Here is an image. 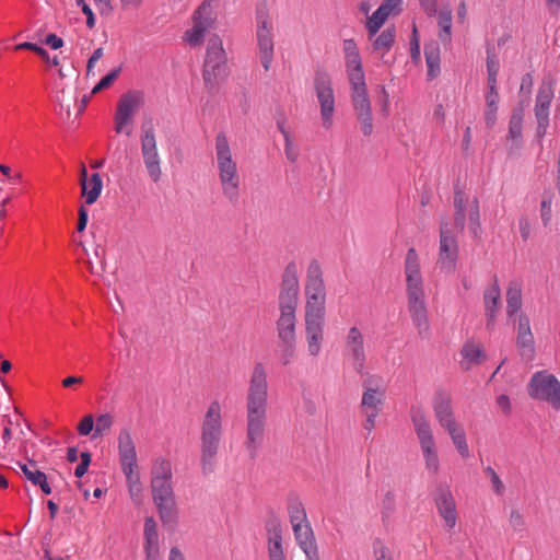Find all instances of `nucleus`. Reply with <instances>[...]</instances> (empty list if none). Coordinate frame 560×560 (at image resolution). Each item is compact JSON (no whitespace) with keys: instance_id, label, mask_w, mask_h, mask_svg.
I'll use <instances>...</instances> for the list:
<instances>
[{"instance_id":"46","label":"nucleus","mask_w":560,"mask_h":560,"mask_svg":"<svg viewBox=\"0 0 560 560\" xmlns=\"http://www.w3.org/2000/svg\"><path fill=\"white\" fill-rule=\"evenodd\" d=\"M522 124H523V114L522 110H516L510 120L509 135L512 140H520L522 137Z\"/></svg>"},{"instance_id":"34","label":"nucleus","mask_w":560,"mask_h":560,"mask_svg":"<svg viewBox=\"0 0 560 560\" xmlns=\"http://www.w3.org/2000/svg\"><path fill=\"white\" fill-rule=\"evenodd\" d=\"M506 312L511 316L517 313L522 307V285L517 281H512L506 290Z\"/></svg>"},{"instance_id":"14","label":"nucleus","mask_w":560,"mask_h":560,"mask_svg":"<svg viewBox=\"0 0 560 560\" xmlns=\"http://www.w3.org/2000/svg\"><path fill=\"white\" fill-rule=\"evenodd\" d=\"M528 394L534 399L550 404L556 410L560 409V382L546 371L536 372L532 376Z\"/></svg>"},{"instance_id":"24","label":"nucleus","mask_w":560,"mask_h":560,"mask_svg":"<svg viewBox=\"0 0 560 560\" xmlns=\"http://www.w3.org/2000/svg\"><path fill=\"white\" fill-rule=\"evenodd\" d=\"M80 186L82 196L85 197L88 205L96 202L103 189V182L98 173H94L88 177V171L84 164L80 168Z\"/></svg>"},{"instance_id":"39","label":"nucleus","mask_w":560,"mask_h":560,"mask_svg":"<svg viewBox=\"0 0 560 560\" xmlns=\"http://www.w3.org/2000/svg\"><path fill=\"white\" fill-rule=\"evenodd\" d=\"M555 81L551 79H545L537 93L536 105H550L555 95Z\"/></svg>"},{"instance_id":"40","label":"nucleus","mask_w":560,"mask_h":560,"mask_svg":"<svg viewBox=\"0 0 560 560\" xmlns=\"http://www.w3.org/2000/svg\"><path fill=\"white\" fill-rule=\"evenodd\" d=\"M56 115L63 124L74 127L82 115V107H59Z\"/></svg>"},{"instance_id":"50","label":"nucleus","mask_w":560,"mask_h":560,"mask_svg":"<svg viewBox=\"0 0 560 560\" xmlns=\"http://www.w3.org/2000/svg\"><path fill=\"white\" fill-rule=\"evenodd\" d=\"M535 115L538 120V133H545L548 126V107H536Z\"/></svg>"},{"instance_id":"58","label":"nucleus","mask_w":560,"mask_h":560,"mask_svg":"<svg viewBox=\"0 0 560 560\" xmlns=\"http://www.w3.org/2000/svg\"><path fill=\"white\" fill-rule=\"evenodd\" d=\"M395 505H396V499H395V494L390 491H388L387 493H385L383 500H382V509H383V514H390L394 510H395Z\"/></svg>"},{"instance_id":"31","label":"nucleus","mask_w":560,"mask_h":560,"mask_svg":"<svg viewBox=\"0 0 560 560\" xmlns=\"http://www.w3.org/2000/svg\"><path fill=\"white\" fill-rule=\"evenodd\" d=\"M372 51L383 58L395 43V28H385L380 35H375L372 39Z\"/></svg>"},{"instance_id":"3","label":"nucleus","mask_w":560,"mask_h":560,"mask_svg":"<svg viewBox=\"0 0 560 560\" xmlns=\"http://www.w3.org/2000/svg\"><path fill=\"white\" fill-rule=\"evenodd\" d=\"M406 292L408 312L412 324L421 339H428L431 335L423 278L420 270L419 256L415 248H409L405 259Z\"/></svg>"},{"instance_id":"19","label":"nucleus","mask_w":560,"mask_h":560,"mask_svg":"<svg viewBox=\"0 0 560 560\" xmlns=\"http://www.w3.org/2000/svg\"><path fill=\"white\" fill-rule=\"evenodd\" d=\"M434 502L445 526L448 529H453L457 523V512L456 502L448 486H440L436 489Z\"/></svg>"},{"instance_id":"27","label":"nucleus","mask_w":560,"mask_h":560,"mask_svg":"<svg viewBox=\"0 0 560 560\" xmlns=\"http://www.w3.org/2000/svg\"><path fill=\"white\" fill-rule=\"evenodd\" d=\"M144 551L147 560H156L159 556V535L156 522L149 516L144 520Z\"/></svg>"},{"instance_id":"47","label":"nucleus","mask_w":560,"mask_h":560,"mask_svg":"<svg viewBox=\"0 0 560 560\" xmlns=\"http://www.w3.org/2000/svg\"><path fill=\"white\" fill-rule=\"evenodd\" d=\"M16 48L32 50V51L36 52L43 60H45L48 63H51L55 67H57L59 65L58 57H54L52 59H50L48 52L44 48L37 46L36 44L25 42V43L18 45Z\"/></svg>"},{"instance_id":"11","label":"nucleus","mask_w":560,"mask_h":560,"mask_svg":"<svg viewBox=\"0 0 560 560\" xmlns=\"http://www.w3.org/2000/svg\"><path fill=\"white\" fill-rule=\"evenodd\" d=\"M226 61L222 39L219 36H212L208 42L202 71L205 86L210 92L217 90L228 78Z\"/></svg>"},{"instance_id":"59","label":"nucleus","mask_w":560,"mask_h":560,"mask_svg":"<svg viewBox=\"0 0 560 560\" xmlns=\"http://www.w3.org/2000/svg\"><path fill=\"white\" fill-rule=\"evenodd\" d=\"M374 557H375V560H394L392 557L390 550L382 542H377L375 545Z\"/></svg>"},{"instance_id":"8","label":"nucleus","mask_w":560,"mask_h":560,"mask_svg":"<svg viewBox=\"0 0 560 560\" xmlns=\"http://www.w3.org/2000/svg\"><path fill=\"white\" fill-rule=\"evenodd\" d=\"M434 417L440 427L448 434L455 450L463 459L470 457V450L464 427L456 420L452 396L450 393L439 390L432 399Z\"/></svg>"},{"instance_id":"57","label":"nucleus","mask_w":560,"mask_h":560,"mask_svg":"<svg viewBox=\"0 0 560 560\" xmlns=\"http://www.w3.org/2000/svg\"><path fill=\"white\" fill-rule=\"evenodd\" d=\"M78 7L82 9V12L86 15V25L89 28H93L95 25V16L90 8V5L85 2V0H75Z\"/></svg>"},{"instance_id":"30","label":"nucleus","mask_w":560,"mask_h":560,"mask_svg":"<svg viewBox=\"0 0 560 560\" xmlns=\"http://www.w3.org/2000/svg\"><path fill=\"white\" fill-rule=\"evenodd\" d=\"M20 468L27 480H30L35 486H39L45 494L51 493V488L47 482V476L37 469L36 463L34 460H30L28 464L20 465Z\"/></svg>"},{"instance_id":"54","label":"nucleus","mask_w":560,"mask_h":560,"mask_svg":"<svg viewBox=\"0 0 560 560\" xmlns=\"http://www.w3.org/2000/svg\"><path fill=\"white\" fill-rule=\"evenodd\" d=\"M486 472L490 477V481H491L493 491L497 494H502L504 492V485H503L502 480L500 479L499 475L491 467H488L486 469Z\"/></svg>"},{"instance_id":"51","label":"nucleus","mask_w":560,"mask_h":560,"mask_svg":"<svg viewBox=\"0 0 560 560\" xmlns=\"http://www.w3.org/2000/svg\"><path fill=\"white\" fill-rule=\"evenodd\" d=\"M94 430V418L92 415L84 416L78 424V432L82 436L89 435Z\"/></svg>"},{"instance_id":"5","label":"nucleus","mask_w":560,"mask_h":560,"mask_svg":"<svg viewBox=\"0 0 560 560\" xmlns=\"http://www.w3.org/2000/svg\"><path fill=\"white\" fill-rule=\"evenodd\" d=\"M213 165L223 198L235 205L241 196L242 175L237 159L224 132L215 136Z\"/></svg>"},{"instance_id":"45","label":"nucleus","mask_w":560,"mask_h":560,"mask_svg":"<svg viewBox=\"0 0 560 560\" xmlns=\"http://www.w3.org/2000/svg\"><path fill=\"white\" fill-rule=\"evenodd\" d=\"M148 101L143 91L131 90L122 94L117 105H141Z\"/></svg>"},{"instance_id":"20","label":"nucleus","mask_w":560,"mask_h":560,"mask_svg":"<svg viewBox=\"0 0 560 560\" xmlns=\"http://www.w3.org/2000/svg\"><path fill=\"white\" fill-rule=\"evenodd\" d=\"M325 317L304 316V331L307 352L316 358L324 342Z\"/></svg>"},{"instance_id":"28","label":"nucleus","mask_w":560,"mask_h":560,"mask_svg":"<svg viewBox=\"0 0 560 560\" xmlns=\"http://www.w3.org/2000/svg\"><path fill=\"white\" fill-rule=\"evenodd\" d=\"M460 354L463 358L460 364L465 370L470 369L472 365L480 364L486 359L482 346L476 341H467L463 346Z\"/></svg>"},{"instance_id":"23","label":"nucleus","mask_w":560,"mask_h":560,"mask_svg":"<svg viewBox=\"0 0 560 560\" xmlns=\"http://www.w3.org/2000/svg\"><path fill=\"white\" fill-rule=\"evenodd\" d=\"M295 540L307 560H320L310 522L292 526Z\"/></svg>"},{"instance_id":"36","label":"nucleus","mask_w":560,"mask_h":560,"mask_svg":"<svg viewBox=\"0 0 560 560\" xmlns=\"http://www.w3.org/2000/svg\"><path fill=\"white\" fill-rule=\"evenodd\" d=\"M359 129L363 136L369 137L374 129V114L372 107H357Z\"/></svg>"},{"instance_id":"48","label":"nucleus","mask_w":560,"mask_h":560,"mask_svg":"<svg viewBox=\"0 0 560 560\" xmlns=\"http://www.w3.org/2000/svg\"><path fill=\"white\" fill-rule=\"evenodd\" d=\"M509 523H510V526L515 530V532H522L525 529V518L523 516V514L517 511V510H513L510 514V517H509Z\"/></svg>"},{"instance_id":"53","label":"nucleus","mask_w":560,"mask_h":560,"mask_svg":"<svg viewBox=\"0 0 560 560\" xmlns=\"http://www.w3.org/2000/svg\"><path fill=\"white\" fill-rule=\"evenodd\" d=\"M552 200L551 198H545L540 203V217L545 226H547L552 215Z\"/></svg>"},{"instance_id":"21","label":"nucleus","mask_w":560,"mask_h":560,"mask_svg":"<svg viewBox=\"0 0 560 560\" xmlns=\"http://www.w3.org/2000/svg\"><path fill=\"white\" fill-rule=\"evenodd\" d=\"M361 408L363 411L381 412L385 401V387L381 380L370 377L363 384Z\"/></svg>"},{"instance_id":"56","label":"nucleus","mask_w":560,"mask_h":560,"mask_svg":"<svg viewBox=\"0 0 560 560\" xmlns=\"http://www.w3.org/2000/svg\"><path fill=\"white\" fill-rule=\"evenodd\" d=\"M81 463L77 466L74 470V475L78 478H81L84 476V474L88 471L89 465L91 463V454L89 452H82L80 454Z\"/></svg>"},{"instance_id":"52","label":"nucleus","mask_w":560,"mask_h":560,"mask_svg":"<svg viewBox=\"0 0 560 560\" xmlns=\"http://www.w3.org/2000/svg\"><path fill=\"white\" fill-rule=\"evenodd\" d=\"M120 72V69H115L112 72H109L107 75H105L92 90V93H97L103 89L108 88L118 77Z\"/></svg>"},{"instance_id":"43","label":"nucleus","mask_w":560,"mask_h":560,"mask_svg":"<svg viewBox=\"0 0 560 560\" xmlns=\"http://www.w3.org/2000/svg\"><path fill=\"white\" fill-rule=\"evenodd\" d=\"M499 70H500V61H499L498 56L494 52L488 50V52H487V73H488L487 82H488V84H491L492 86H493V84H497V78H498Z\"/></svg>"},{"instance_id":"63","label":"nucleus","mask_w":560,"mask_h":560,"mask_svg":"<svg viewBox=\"0 0 560 560\" xmlns=\"http://www.w3.org/2000/svg\"><path fill=\"white\" fill-rule=\"evenodd\" d=\"M365 415L364 429L371 432L376 425V418L380 412L363 411Z\"/></svg>"},{"instance_id":"4","label":"nucleus","mask_w":560,"mask_h":560,"mask_svg":"<svg viewBox=\"0 0 560 560\" xmlns=\"http://www.w3.org/2000/svg\"><path fill=\"white\" fill-rule=\"evenodd\" d=\"M150 489L153 503L163 524H174L178 508L173 485V468L170 459L159 456L150 470Z\"/></svg>"},{"instance_id":"16","label":"nucleus","mask_w":560,"mask_h":560,"mask_svg":"<svg viewBox=\"0 0 560 560\" xmlns=\"http://www.w3.org/2000/svg\"><path fill=\"white\" fill-rule=\"evenodd\" d=\"M215 0H205L194 13V26L186 31L185 42L190 46H199L213 22V3Z\"/></svg>"},{"instance_id":"6","label":"nucleus","mask_w":560,"mask_h":560,"mask_svg":"<svg viewBox=\"0 0 560 560\" xmlns=\"http://www.w3.org/2000/svg\"><path fill=\"white\" fill-rule=\"evenodd\" d=\"M222 435V406L213 400L207 408L200 428V468L203 475L214 471Z\"/></svg>"},{"instance_id":"35","label":"nucleus","mask_w":560,"mask_h":560,"mask_svg":"<svg viewBox=\"0 0 560 560\" xmlns=\"http://www.w3.org/2000/svg\"><path fill=\"white\" fill-rule=\"evenodd\" d=\"M425 62L428 67V75L434 79L440 73V47L436 43L429 44L424 47Z\"/></svg>"},{"instance_id":"29","label":"nucleus","mask_w":560,"mask_h":560,"mask_svg":"<svg viewBox=\"0 0 560 560\" xmlns=\"http://www.w3.org/2000/svg\"><path fill=\"white\" fill-rule=\"evenodd\" d=\"M282 532L279 526L268 529L267 551L269 560H287L283 550Z\"/></svg>"},{"instance_id":"33","label":"nucleus","mask_w":560,"mask_h":560,"mask_svg":"<svg viewBox=\"0 0 560 560\" xmlns=\"http://www.w3.org/2000/svg\"><path fill=\"white\" fill-rule=\"evenodd\" d=\"M439 38L442 43H451L453 14L450 7L442 8L438 13Z\"/></svg>"},{"instance_id":"2","label":"nucleus","mask_w":560,"mask_h":560,"mask_svg":"<svg viewBox=\"0 0 560 560\" xmlns=\"http://www.w3.org/2000/svg\"><path fill=\"white\" fill-rule=\"evenodd\" d=\"M268 407L267 371L262 363L254 365L246 394V438L244 445L252 457L264 441Z\"/></svg>"},{"instance_id":"41","label":"nucleus","mask_w":560,"mask_h":560,"mask_svg":"<svg viewBox=\"0 0 560 560\" xmlns=\"http://www.w3.org/2000/svg\"><path fill=\"white\" fill-rule=\"evenodd\" d=\"M387 14L377 9L366 21V28L369 33V39H372L384 25L387 20Z\"/></svg>"},{"instance_id":"1","label":"nucleus","mask_w":560,"mask_h":560,"mask_svg":"<svg viewBox=\"0 0 560 560\" xmlns=\"http://www.w3.org/2000/svg\"><path fill=\"white\" fill-rule=\"evenodd\" d=\"M454 225H441L438 266L446 273L455 270L458 258L457 234L464 230L466 214H468L470 229L476 235L480 228V210L477 198H469L463 191L454 195Z\"/></svg>"},{"instance_id":"10","label":"nucleus","mask_w":560,"mask_h":560,"mask_svg":"<svg viewBox=\"0 0 560 560\" xmlns=\"http://www.w3.org/2000/svg\"><path fill=\"white\" fill-rule=\"evenodd\" d=\"M342 52L347 78L351 88V97L354 105L369 103V95L365 83V73L359 48L353 39H345Z\"/></svg>"},{"instance_id":"60","label":"nucleus","mask_w":560,"mask_h":560,"mask_svg":"<svg viewBox=\"0 0 560 560\" xmlns=\"http://www.w3.org/2000/svg\"><path fill=\"white\" fill-rule=\"evenodd\" d=\"M518 229L523 241H527L530 237L532 224L526 217H521L518 220Z\"/></svg>"},{"instance_id":"61","label":"nucleus","mask_w":560,"mask_h":560,"mask_svg":"<svg viewBox=\"0 0 560 560\" xmlns=\"http://www.w3.org/2000/svg\"><path fill=\"white\" fill-rule=\"evenodd\" d=\"M334 107H320V118L325 128H330L332 125Z\"/></svg>"},{"instance_id":"42","label":"nucleus","mask_w":560,"mask_h":560,"mask_svg":"<svg viewBox=\"0 0 560 560\" xmlns=\"http://www.w3.org/2000/svg\"><path fill=\"white\" fill-rule=\"evenodd\" d=\"M114 424V417L109 413L100 415L96 418L93 438L103 436L109 433Z\"/></svg>"},{"instance_id":"12","label":"nucleus","mask_w":560,"mask_h":560,"mask_svg":"<svg viewBox=\"0 0 560 560\" xmlns=\"http://www.w3.org/2000/svg\"><path fill=\"white\" fill-rule=\"evenodd\" d=\"M304 294V316L325 317L326 287L323 270L317 260H312L307 267Z\"/></svg>"},{"instance_id":"62","label":"nucleus","mask_w":560,"mask_h":560,"mask_svg":"<svg viewBox=\"0 0 560 560\" xmlns=\"http://www.w3.org/2000/svg\"><path fill=\"white\" fill-rule=\"evenodd\" d=\"M420 4L428 16H433L438 13V0H420Z\"/></svg>"},{"instance_id":"64","label":"nucleus","mask_w":560,"mask_h":560,"mask_svg":"<svg viewBox=\"0 0 560 560\" xmlns=\"http://www.w3.org/2000/svg\"><path fill=\"white\" fill-rule=\"evenodd\" d=\"M45 43L49 45L52 49H59L63 46L62 38L58 37L56 34H48L45 38Z\"/></svg>"},{"instance_id":"38","label":"nucleus","mask_w":560,"mask_h":560,"mask_svg":"<svg viewBox=\"0 0 560 560\" xmlns=\"http://www.w3.org/2000/svg\"><path fill=\"white\" fill-rule=\"evenodd\" d=\"M278 128L284 138V153L287 159L294 163L299 159V149L295 145L291 133L285 129L283 121L278 120Z\"/></svg>"},{"instance_id":"13","label":"nucleus","mask_w":560,"mask_h":560,"mask_svg":"<svg viewBox=\"0 0 560 560\" xmlns=\"http://www.w3.org/2000/svg\"><path fill=\"white\" fill-rule=\"evenodd\" d=\"M118 454L121 470L127 480V486L141 485L136 445L128 429H121L119 431Z\"/></svg>"},{"instance_id":"17","label":"nucleus","mask_w":560,"mask_h":560,"mask_svg":"<svg viewBox=\"0 0 560 560\" xmlns=\"http://www.w3.org/2000/svg\"><path fill=\"white\" fill-rule=\"evenodd\" d=\"M141 154L148 175L153 183L162 178V160L153 129H145L141 137Z\"/></svg>"},{"instance_id":"9","label":"nucleus","mask_w":560,"mask_h":560,"mask_svg":"<svg viewBox=\"0 0 560 560\" xmlns=\"http://www.w3.org/2000/svg\"><path fill=\"white\" fill-rule=\"evenodd\" d=\"M425 471L435 477L441 471V459L433 428L425 413L417 410L411 416Z\"/></svg>"},{"instance_id":"7","label":"nucleus","mask_w":560,"mask_h":560,"mask_svg":"<svg viewBox=\"0 0 560 560\" xmlns=\"http://www.w3.org/2000/svg\"><path fill=\"white\" fill-rule=\"evenodd\" d=\"M299 280L294 272L287 270L279 293L280 315L276 328L279 341L296 339V308L299 304Z\"/></svg>"},{"instance_id":"44","label":"nucleus","mask_w":560,"mask_h":560,"mask_svg":"<svg viewBox=\"0 0 560 560\" xmlns=\"http://www.w3.org/2000/svg\"><path fill=\"white\" fill-rule=\"evenodd\" d=\"M280 360L283 365L292 362L296 354V339L288 341H279Z\"/></svg>"},{"instance_id":"55","label":"nucleus","mask_w":560,"mask_h":560,"mask_svg":"<svg viewBox=\"0 0 560 560\" xmlns=\"http://www.w3.org/2000/svg\"><path fill=\"white\" fill-rule=\"evenodd\" d=\"M13 424L12 420H8V425L3 429L1 441L2 445L0 446L4 453L10 452L13 448V444L11 443L12 440V432L10 429V425Z\"/></svg>"},{"instance_id":"25","label":"nucleus","mask_w":560,"mask_h":560,"mask_svg":"<svg viewBox=\"0 0 560 560\" xmlns=\"http://www.w3.org/2000/svg\"><path fill=\"white\" fill-rule=\"evenodd\" d=\"M314 86L320 105H334L335 96L330 75L323 70L315 73Z\"/></svg>"},{"instance_id":"37","label":"nucleus","mask_w":560,"mask_h":560,"mask_svg":"<svg viewBox=\"0 0 560 560\" xmlns=\"http://www.w3.org/2000/svg\"><path fill=\"white\" fill-rule=\"evenodd\" d=\"M288 513L292 526L308 522L305 508L299 499H292L289 502Z\"/></svg>"},{"instance_id":"32","label":"nucleus","mask_w":560,"mask_h":560,"mask_svg":"<svg viewBox=\"0 0 560 560\" xmlns=\"http://www.w3.org/2000/svg\"><path fill=\"white\" fill-rule=\"evenodd\" d=\"M485 306H486V315L488 317L489 323H493L495 313L500 305L501 292L498 283L491 284L485 291Z\"/></svg>"},{"instance_id":"22","label":"nucleus","mask_w":560,"mask_h":560,"mask_svg":"<svg viewBox=\"0 0 560 560\" xmlns=\"http://www.w3.org/2000/svg\"><path fill=\"white\" fill-rule=\"evenodd\" d=\"M516 331V346L520 355L526 360H532L535 353V341L528 316L520 314Z\"/></svg>"},{"instance_id":"18","label":"nucleus","mask_w":560,"mask_h":560,"mask_svg":"<svg viewBox=\"0 0 560 560\" xmlns=\"http://www.w3.org/2000/svg\"><path fill=\"white\" fill-rule=\"evenodd\" d=\"M346 351L352 361L354 370L359 374L364 373L366 354L364 349V338L358 327H351L346 337Z\"/></svg>"},{"instance_id":"15","label":"nucleus","mask_w":560,"mask_h":560,"mask_svg":"<svg viewBox=\"0 0 560 560\" xmlns=\"http://www.w3.org/2000/svg\"><path fill=\"white\" fill-rule=\"evenodd\" d=\"M257 46L260 62L265 71H269L273 59L272 21L265 8L257 10Z\"/></svg>"},{"instance_id":"49","label":"nucleus","mask_w":560,"mask_h":560,"mask_svg":"<svg viewBox=\"0 0 560 560\" xmlns=\"http://www.w3.org/2000/svg\"><path fill=\"white\" fill-rule=\"evenodd\" d=\"M402 0H385L378 8L389 18L392 14H398L401 10Z\"/></svg>"},{"instance_id":"26","label":"nucleus","mask_w":560,"mask_h":560,"mask_svg":"<svg viewBox=\"0 0 560 560\" xmlns=\"http://www.w3.org/2000/svg\"><path fill=\"white\" fill-rule=\"evenodd\" d=\"M138 107H117L114 115V129L117 133L130 137L133 132L135 119Z\"/></svg>"}]
</instances>
